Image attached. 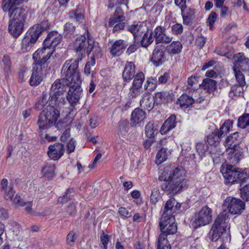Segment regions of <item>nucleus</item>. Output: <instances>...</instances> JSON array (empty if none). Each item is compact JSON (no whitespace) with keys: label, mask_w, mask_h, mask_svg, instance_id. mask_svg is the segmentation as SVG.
I'll use <instances>...</instances> for the list:
<instances>
[{"label":"nucleus","mask_w":249,"mask_h":249,"mask_svg":"<svg viewBox=\"0 0 249 249\" xmlns=\"http://www.w3.org/2000/svg\"><path fill=\"white\" fill-rule=\"evenodd\" d=\"M186 173L181 166L175 168L166 167L159 180L163 181L161 185V189L169 194H177L187 187L186 180L184 178Z\"/></svg>","instance_id":"f257e3e1"},{"label":"nucleus","mask_w":249,"mask_h":249,"mask_svg":"<svg viewBox=\"0 0 249 249\" xmlns=\"http://www.w3.org/2000/svg\"><path fill=\"white\" fill-rule=\"evenodd\" d=\"M65 89V86L63 84L58 81L54 82L51 87L49 105L41 112L49 118L50 122H52L54 124L60 116L58 108L66 103L63 95Z\"/></svg>","instance_id":"f03ea898"},{"label":"nucleus","mask_w":249,"mask_h":249,"mask_svg":"<svg viewBox=\"0 0 249 249\" xmlns=\"http://www.w3.org/2000/svg\"><path fill=\"white\" fill-rule=\"evenodd\" d=\"M87 37L81 36L77 37L72 43L73 49L76 53L77 58L81 60L86 53L89 55L93 52L94 56L101 57L103 53L98 42H96L87 31Z\"/></svg>","instance_id":"7ed1b4c3"},{"label":"nucleus","mask_w":249,"mask_h":249,"mask_svg":"<svg viewBox=\"0 0 249 249\" xmlns=\"http://www.w3.org/2000/svg\"><path fill=\"white\" fill-rule=\"evenodd\" d=\"M28 0H2L1 8L4 12L8 13L10 20L25 22L27 11L23 7H17Z\"/></svg>","instance_id":"20e7f679"},{"label":"nucleus","mask_w":249,"mask_h":249,"mask_svg":"<svg viewBox=\"0 0 249 249\" xmlns=\"http://www.w3.org/2000/svg\"><path fill=\"white\" fill-rule=\"evenodd\" d=\"M229 214L226 211H223L218 215L209 232L211 240L216 241L222 235H226V237L229 236Z\"/></svg>","instance_id":"39448f33"},{"label":"nucleus","mask_w":249,"mask_h":249,"mask_svg":"<svg viewBox=\"0 0 249 249\" xmlns=\"http://www.w3.org/2000/svg\"><path fill=\"white\" fill-rule=\"evenodd\" d=\"M62 36L57 32L52 31L47 36L43 41V47L38 49L35 53H37V56L45 57L48 60L55 50V47L61 42Z\"/></svg>","instance_id":"423d86ee"},{"label":"nucleus","mask_w":249,"mask_h":249,"mask_svg":"<svg viewBox=\"0 0 249 249\" xmlns=\"http://www.w3.org/2000/svg\"><path fill=\"white\" fill-rule=\"evenodd\" d=\"M239 137V133L236 132L228 136L224 142V144L228 154L227 158L232 164L237 163L242 156V152L238 144Z\"/></svg>","instance_id":"0eeeda50"},{"label":"nucleus","mask_w":249,"mask_h":249,"mask_svg":"<svg viewBox=\"0 0 249 249\" xmlns=\"http://www.w3.org/2000/svg\"><path fill=\"white\" fill-rule=\"evenodd\" d=\"M79 58L67 60L62 66L61 74L64 77L62 79L70 83H82L80 74L78 69Z\"/></svg>","instance_id":"6e6552de"},{"label":"nucleus","mask_w":249,"mask_h":249,"mask_svg":"<svg viewBox=\"0 0 249 249\" xmlns=\"http://www.w3.org/2000/svg\"><path fill=\"white\" fill-rule=\"evenodd\" d=\"M221 172L226 184L241 183L248 177V174L244 170L231 165H227Z\"/></svg>","instance_id":"1a4fd4ad"},{"label":"nucleus","mask_w":249,"mask_h":249,"mask_svg":"<svg viewBox=\"0 0 249 249\" xmlns=\"http://www.w3.org/2000/svg\"><path fill=\"white\" fill-rule=\"evenodd\" d=\"M58 81L59 83L63 84L65 86V90L63 93L69 88V89L67 95V100L70 106L74 108L75 106L79 103L80 98L82 96V89L81 87V83L78 82H67V81L64 79H57L55 82Z\"/></svg>","instance_id":"9d476101"},{"label":"nucleus","mask_w":249,"mask_h":249,"mask_svg":"<svg viewBox=\"0 0 249 249\" xmlns=\"http://www.w3.org/2000/svg\"><path fill=\"white\" fill-rule=\"evenodd\" d=\"M33 58L34 59V66L29 83L32 86H36L40 84L43 80L42 66L47 60L45 57L43 58L37 56V53L33 54Z\"/></svg>","instance_id":"9b49d317"},{"label":"nucleus","mask_w":249,"mask_h":249,"mask_svg":"<svg viewBox=\"0 0 249 249\" xmlns=\"http://www.w3.org/2000/svg\"><path fill=\"white\" fill-rule=\"evenodd\" d=\"M41 35L40 27L33 26L27 32L21 44V51L25 53L30 50Z\"/></svg>","instance_id":"f8f14e48"},{"label":"nucleus","mask_w":249,"mask_h":249,"mask_svg":"<svg viewBox=\"0 0 249 249\" xmlns=\"http://www.w3.org/2000/svg\"><path fill=\"white\" fill-rule=\"evenodd\" d=\"M212 210L207 206L202 207L196 213L193 220L195 228L209 224L212 220Z\"/></svg>","instance_id":"ddd939ff"},{"label":"nucleus","mask_w":249,"mask_h":249,"mask_svg":"<svg viewBox=\"0 0 249 249\" xmlns=\"http://www.w3.org/2000/svg\"><path fill=\"white\" fill-rule=\"evenodd\" d=\"M224 204L228 209L229 213L232 214H240L245 209V203L241 200L233 197H228Z\"/></svg>","instance_id":"4468645a"},{"label":"nucleus","mask_w":249,"mask_h":249,"mask_svg":"<svg viewBox=\"0 0 249 249\" xmlns=\"http://www.w3.org/2000/svg\"><path fill=\"white\" fill-rule=\"evenodd\" d=\"M156 44H168L171 42L173 37L166 34V29L161 26H158L153 32Z\"/></svg>","instance_id":"2eb2a0df"},{"label":"nucleus","mask_w":249,"mask_h":249,"mask_svg":"<svg viewBox=\"0 0 249 249\" xmlns=\"http://www.w3.org/2000/svg\"><path fill=\"white\" fill-rule=\"evenodd\" d=\"M109 46L110 53L113 56H120L128 46V43L124 40L118 39L110 42Z\"/></svg>","instance_id":"dca6fc26"},{"label":"nucleus","mask_w":249,"mask_h":249,"mask_svg":"<svg viewBox=\"0 0 249 249\" xmlns=\"http://www.w3.org/2000/svg\"><path fill=\"white\" fill-rule=\"evenodd\" d=\"M64 151L63 144L60 143H55L49 147L47 154L50 159L57 160L63 156Z\"/></svg>","instance_id":"f3484780"},{"label":"nucleus","mask_w":249,"mask_h":249,"mask_svg":"<svg viewBox=\"0 0 249 249\" xmlns=\"http://www.w3.org/2000/svg\"><path fill=\"white\" fill-rule=\"evenodd\" d=\"M165 53L161 46H157L153 52L150 60L154 66L157 67L162 64L165 61Z\"/></svg>","instance_id":"a211bd4d"},{"label":"nucleus","mask_w":249,"mask_h":249,"mask_svg":"<svg viewBox=\"0 0 249 249\" xmlns=\"http://www.w3.org/2000/svg\"><path fill=\"white\" fill-rule=\"evenodd\" d=\"M146 118V113L144 110L138 107L131 113L130 124L133 126L140 125Z\"/></svg>","instance_id":"6ab92c4d"},{"label":"nucleus","mask_w":249,"mask_h":249,"mask_svg":"<svg viewBox=\"0 0 249 249\" xmlns=\"http://www.w3.org/2000/svg\"><path fill=\"white\" fill-rule=\"evenodd\" d=\"M1 191L3 193L4 198L6 200H12L14 196L15 191L13 189V184L11 183H9L6 178H3L1 182Z\"/></svg>","instance_id":"aec40b11"},{"label":"nucleus","mask_w":249,"mask_h":249,"mask_svg":"<svg viewBox=\"0 0 249 249\" xmlns=\"http://www.w3.org/2000/svg\"><path fill=\"white\" fill-rule=\"evenodd\" d=\"M146 29V24L141 21L134 23L127 27V31L133 34L134 39L141 36Z\"/></svg>","instance_id":"412c9836"},{"label":"nucleus","mask_w":249,"mask_h":249,"mask_svg":"<svg viewBox=\"0 0 249 249\" xmlns=\"http://www.w3.org/2000/svg\"><path fill=\"white\" fill-rule=\"evenodd\" d=\"M180 207L181 204L174 198H171L165 204L163 213L173 215V214L178 210Z\"/></svg>","instance_id":"4be33fe9"},{"label":"nucleus","mask_w":249,"mask_h":249,"mask_svg":"<svg viewBox=\"0 0 249 249\" xmlns=\"http://www.w3.org/2000/svg\"><path fill=\"white\" fill-rule=\"evenodd\" d=\"M176 119V117L175 115H171L164 122L160 130V133L162 135L167 134L171 130L175 127L177 124Z\"/></svg>","instance_id":"5701e85b"},{"label":"nucleus","mask_w":249,"mask_h":249,"mask_svg":"<svg viewBox=\"0 0 249 249\" xmlns=\"http://www.w3.org/2000/svg\"><path fill=\"white\" fill-rule=\"evenodd\" d=\"M135 66L132 62H126L123 73V77L125 81H130L135 76Z\"/></svg>","instance_id":"b1692460"},{"label":"nucleus","mask_w":249,"mask_h":249,"mask_svg":"<svg viewBox=\"0 0 249 249\" xmlns=\"http://www.w3.org/2000/svg\"><path fill=\"white\" fill-rule=\"evenodd\" d=\"M24 22L10 20L8 26L9 32L14 36H18L23 31Z\"/></svg>","instance_id":"393cba45"},{"label":"nucleus","mask_w":249,"mask_h":249,"mask_svg":"<svg viewBox=\"0 0 249 249\" xmlns=\"http://www.w3.org/2000/svg\"><path fill=\"white\" fill-rule=\"evenodd\" d=\"M217 82L209 78L203 80L200 87L208 93L213 92L216 89Z\"/></svg>","instance_id":"a878e982"},{"label":"nucleus","mask_w":249,"mask_h":249,"mask_svg":"<svg viewBox=\"0 0 249 249\" xmlns=\"http://www.w3.org/2000/svg\"><path fill=\"white\" fill-rule=\"evenodd\" d=\"M155 102L154 96L152 97L150 94L146 93L144 95L140 103L141 107L150 111L154 107Z\"/></svg>","instance_id":"bb28decb"},{"label":"nucleus","mask_w":249,"mask_h":249,"mask_svg":"<svg viewBox=\"0 0 249 249\" xmlns=\"http://www.w3.org/2000/svg\"><path fill=\"white\" fill-rule=\"evenodd\" d=\"M223 137V136L219 132L218 129H215L208 135L207 140L209 144L216 146L220 143Z\"/></svg>","instance_id":"cd10ccee"},{"label":"nucleus","mask_w":249,"mask_h":249,"mask_svg":"<svg viewBox=\"0 0 249 249\" xmlns=\"http://www.w3.org/2000/svg\"><path fill=\"white\" fill-rule=\"evenodd\" d=\"M157 104H167L172 100V96L168 92H159L154 96Z\"/></svg>","instance_id":"c85d7f7f"},{"label":"nucleus","mask_w":249,"mask_h":249,"mask_svg":"<svg viewBox=\"0 0 249 249\" xmlns=\"http://www.w3.org/2000/svg\"><path fill=\"white\" fill-rule=\"evenodd\" d=\"M194 103V99L187 94H182L178 99L176 104L180 107L187 108Z\"/></svg>","instance_id":"c756f323"},{"label":"nucleus","mask_w":249,"mask_h":249,"mask_svg":"<svg viewBox=\"0 0 249 249\" xmlns=\"http://www.w3.org/2000/svg\"><path fill=\"white\" fill-rule=\"evenodd\" d=\"M37 124L39 129L45 130L49 128L55 124L52 122H50L49 118L44 115V114L41 113L38 117Z\"/></svg>","instance_id":"7c9ffc66"},{"label":"nucleus","mask_w":249,"mask_h":249,"mask_svg":"<svg viewBox=\"0 0 249 249\" xmlns=\"http://www.w3.org/2000/svg\"><path fill=\"white\" fill-rule=\"evenodd\" d=\"M158 130V124L157 122L150 121L145 127V134L149 138L154 137L157 133Z\"/></svg>","instance_id":"2f4dec72"},{"label":"nucleus","mask_w":249,"mask_h":249,"mask_svg":"<svg viewBox=\"0 0 249 249\" xmlns=\"http://www.w3.org/2000/svg\"><path fill=\"white\" fill-rule=\"evenodd\" d=\"M182 49V45L178 41H173L171 44L167 45L166 50L167 53L171 55H175L179 53Z\"/></svg>","instance_id":"473e14b6"},{"label":"nucleus","mask_w":249,"mask_h":249,"mask_svg":"<svg viewBox=\"0 0 249 249\" xmlns=\"http://www.w3.org/2000/svg\"><path fill=\"white\" fill-rule=\"evenodd\" d=\"M55 166L53 164L46 163L42 168L41 173L44 177L50 179L55 175Z\"/></svg>","instance_id":"72a5a7b5"},{"label":"nucleus","mask_w":249,"mask_h":249,"mask_svg":"<svg viewBox=\"0 0 249 249\" xmlns=\"http://www.w3.org/2000/svg\"><path fill=\"white\" fill-rule=\"evenodd\" d=\"M181 12L183 23L186 25L189 24L194 18L195 14L194 10L190 8H186L182 9Z\"/></svg>","instance_id":"f704fd0d"},{"label":"nucleus","mask_w":249,"mask_h":249,"mask_svg":"<svg viewBox=\"0 0 249 249\" xmlns=\"http://www.w3.org/2000/svg\"><path fill=\"white\" fill-rule=\"evenodd\" d=\"M154 39L153 32L147 29L141 41V45L142 47L146 48L154 41Z\"/></svg>","instance_id":"c9c22d12"},{"label":"nucleus","mask_w":249,"mask_h":249,"mask_svg":"<svg viewBox=\"0 0 249 249\" xmlns=\"http://www.w3.org/2000/svg\"><path fill=\"white\" fill-rule=\"evenodd\" d=\"M68 18L71 21H76L78 23L82 22L84 19V15L79 11L76 9L72 10L68 14Z\"/></svg>","instance_id":"e433bc0d"},{"label":"nucleus","mask_w":249,"mask_h":249,"mask_svg":"<svg viewBox=\"0 0 249 249\" xmlns=\"http://www.w3.org/2000/svg\"><path fill=\"white\" fill-rule=\"evenodd\" d=\"M231 58L233 59L234 67L238 69L240 68L241 65L245 62L247 58L243 53H236L233 56H231Z\"/></svg>","instance_id":"4c0bfd02"},{"label":"nucleus","mask_w":249,"mask_h":249,"mask_svg":"<svg viewBox=\"0 0 249 249\" xmlns=\"http://www.w3.org/2000/svg\"><path fill=\"white\" fill-rule=\"evenodd\" d=\"M158 249H171L170 244L166 239V235L161 233L158 238Z\"/></svg>","instance_id":"58836bf2"},{"label":"nucleus","mask_w":249,"mask_h":249,"mask_svg":"<svg viewBox=\"0 0 249 249\" xmlns=\"http://www.w3.org/2000/svg\"><path fill=\"white\" fill-rule=\"evenodd\" d=\"M48 102L49 103V98L48 99L47 95L43 93L37 100L35 107L36 109L40 110L44 108Z\"/></svg>","instance_id":"ea45409f"},{"label":"nucleus","mask_w":249,"mask_h":249,"mask_svg":"<svg viewBox=\"0 0 249 249\" xmlns=\"http://www.w3.org/2000/svg\"><path fill=\"white\" fill-rule=\"evenodd\" d=\"M161 233L166 235V239L168 234H173L177 231V226L175 222L170 223L168 226L160 228Z\"/></svg>","instance_id":"a19ab883"},{"label":"nucleus","mask_w":249,"mask_h":249,"mask_svg":"<svg viewBox=\"0 0 249 249\" xmlns=\"http://www.w3.org/2000/svg\"><path fill=\"white\" fill-rule=\"evenodd\" d=\"M175 221L174 215L163 213L160 222V228L168 226L170 223Z\"/></svg>","instance_id":"79ce46f5"},{"label":"nucleus","mask_w":249,"mask_h":249,"mask_svg":"<svg viewBox=\"0 0 249 249\" xmlns=\"http://www.w3.org/2000/svg\"><path fill=\"white\" fill-rule=\"evenodd\" d=\"M243 86L240 85H234L231 87L229 95L232 99H234L238 96H241L243 92Z\"/></svg>","instance_id":"37998d69"},{"label":"nucleus","mask_w":249,"mask_h":249,"mask_svg":"<svg viewBox=\"0 0 249 249\" xmlns=\"http://www.w3.org/2000/svg\"><path fill=\"white\" fill-rule=\"evenodd\" d=\"M237 126L242 129L249 127V114L244 113L238 118Z\"/></svg>","instance_id":"c03bdc74"},{"label":"nucleus","mask_w":249,"mask_h":249,"mask_svg":"<svg viewBox=\"0 0 249 249\" xmlns=\"http://www.w3.org/2000/svg\"><path fill=\"white\" fill-rule=\"evenodd\" d=\"M233 125V122L230 120H226L223 124L218 129L219 132L224 137L230 131Z\"/></svg>","instance_id":"a18cd8bd"},{"label":"nucleus","mask_w":249,"mask_h":249,"mask_svg":"<svg viewBox=\"0 0 249 249\" xmlns=\"http://www.w3.org/2000/svg\"><path fill=\"white\" fill-rule=\"evenodd\" d=\"M233 71L234 76L239 85L241 86H244L246 85V82L245 76L242 72L238 68H235V67H233Z\"/></svg>","instance_id":"49530a36"},{"label":"nucleus","mask_w":249,"mask_h":249,"mask_svg":"<svg viewBox=\"0 0 249 249\" xmlns=\"http://www.w3.org/2000/svg\"><path fill=\"white\" fill-rule=\"evenodd\" d=\"M134 78L132 85L134 86L139 87L142 88L143 82L144 81V75L142 72L137 73Z\"/></svg>","instance_id":"de8ad7c7"},{"label":"nucleus","mask_w":249,"mask_h":249,"mask_svg":"<svg viewBox=\"0 0 249 249\" xmlns=\"http://www.w3.org/2000/svg\"><path fill=\"white\" fill-rule=\"evenodd\" d=\"M208 145L206 142H198L196 145L197 152L200 156H203L208 149Z\"/></svg>","instance_id":"09e8293b"},{"label":"nucleus","mask_w":249,"mask_h":249,"mask_svg":"<svg viewBox=\"0 0 249 249\" xmlns=\"http://www.w3.org/2000/svg\"><path fill=\"white\" fill-rule=\"evenodd\" d=\"M157 81L156 78L151 77L146 81V83L144 85V89L148 92L152 91L155 89L157 87Z\"/></svg>","instance_id":"8fccbe9b"},{"label":"nucleus","mask_w":249,"mask_h":249,"mask_svg":"<svg viewBox=\"0 0 249 249\" xmlns=\"http://www.w3.org/2000/svg\"><path fill=\"white\" fill-rule=\"evenodd\" d=\"M167 159V154L166 153V149L162 148L158 152L156 156V163L157 164H160L164 162Z\"/></svg>","instance_id":"3c124183"},{"label":"nucleus","mask_w":249,"mask_h":249,"mask_svg":"<svg viewBox=\"0 0 249 249\" xmlns=\"http://www.w3.org/2000/svg\"><path fill=\"white\" fill-rule=\"evenodd\" d=\"M11 65V62L10 57L8 55H4L1 62V66L3 67L5 75L6 74H8V72L10 71Z\"/></svg>","instance_id":"603ef678"},{"label":"nucleus","mask_w":249,"mask_h":249,"mask_svg":"<svg viewBox=\"0 0 249 249\" xmlns=\"http://www.w3.org/2000/svg\"><path fill=\"white\" fill-rule=\"evenodd\" d=\"M141 89V88L135 87L132 85L129 88L128 94V97L131 99L137 97L140 94Z\"/></svg>","instance_id":"864d4df0"},{"label":"nucleus","mask_w":249,"mask_h":249,"mask_svg":"<svg viewBox=\"0 0 249 249\" xmlns=\"http://www.w3.org/2000/svg\"><path fill=\"white\" fill-rule=\"evenodd\" d=\"M64 32L66 36L69 37L73 35L75 31V27L72 23L67 22L64 25Z\"/></svg>","instance_id":"5fc2aeb1"},{"label":"nucleus","mask_w":249,"mask_h":249,"mask_svg":"<svg viewBox=\"0 0 249 249\" xmlns=\"http://www.w3.org/2000/svg\"><path fill=\"white\" fill-rule=\"evenodd\" d=\"M73 192L72 188H69L67 190L65 194L63 196L59 197L58 199V202L59 203H63L67 202L70 200L72 196L71 195V193Z\"/></svg>","instance_id":"6e6d98bb"},{"label":"nucleus","mask_w":249,"mask_h":249,"mask_svg":"<svg viewBox=\"0 0 249 249\" xmlns=\"http://www.w3.org/2000/svg\"><path fill=\"white\" fill-rule=\"evenodd\" d=\"M125 19V17L124 15L115 17V15H113V17L109 19L108 25L109 26H113L116 23H124L123 21Z\"/></svg>","instance_id":"4d7b16f0"},{"label":"nucleus","mask_w":249,"mask_h":249,"mask_svg":"<svg viewBox=\"0 0 249 249\" xmlns=\"http://www.w3.org/2000/svg\"><path fill=\"white\" fill-rule=\"evenodd\" d=\"M240 194L243 200L249 201V184L244 185L240 189Z\"/></svg>","instance_id":"13d9d810"},{"label":"nucleus","mask_w":249,"mask_h":249,"mask_svg":"<svg viewBox=\"0 0 249 249\" xmlns=\"http://www.w3.org/2000/svg\"><path fill=\"white\" fill-rule=\"evenodd\" d=\"M160 192L157 188H154L152 190L150 196V202L153 204H156L159 201Z\"/></svg>","instance_id":"bf43d9fd"},{"label":"nucleus","mask_w":249,"mask_h":249,"mask_svg":"<svg viewBox=\"0 0 249 249\" xmlns=\"http://www.w3.org/2000/svg\"><path fill=\"white\" fill-rule=\"evenodd\" d=\"M183 26L180 23H176L171 27V32L173 35H180L183 32Z\"/></svg>","instance_id":"052dcab7"},{"label":"nucleus","mask_w":249,"mask_h":249,"mask_svg":"<svg viewBox=\"0 0 249 249\" xmlns=\"http://www.w3.org/2000/svg\"><path fill=\"white\" fill-rule=\"evenodd\" d=\"M13 203L17 207H23L25 205V202L21 198L19 194H18L16 196L12 198Z\"/></svg>","instance_id":"680f3d73"},{"label":"nucleus","mask_w":249,"mask_h":249,"mask_svg":"<svg viewBox=\"0 0 249 249\" xmlns=\"http://www.w3.org/2000/svg\"><path fill=\"white\" fill-rule=\"evenodd\" d=\"M100 240L102 246L101 248L103 249H107V245L109 242V236L107 234L103 232L100 236Z\"/></svg>","instance_id":"e2e57ef3"},{"label":"nucleus","mask_w":249,"mask_h":249,"mask_svg":"<svg viewBox=\"0 0 249 249\" xmlns=\"http://www.w3.org/2000/svg\"><path fill=\"white\" fill-rule=\"evenodd\" d=\"M217 14L214 12H212L209 16L207 20V23L210 26V29H212L213 24L217 19Z\"/></svg>","instance_id":"0e129e2a"},{"label":"nucleus","mask_w":249,"mask_h":249,"mask_svg":"<svg viewBox=\"0 0 249 249\" xmlns=\"http://www.w3.org/2000/svg\"><path fill=\"white\" fill-rule=\"evenodd\" d=\"M76 239L75 232L72 231H71L67 235V242L70 245H72Z\"/></svg>","instance_id":"69168bd1"},{"label":"nucleus","mask_w":249,"mask_h":249,"mask_svg":"<svg viewBox=\"0 0 249 249\" xmlns=\"http://www.w3.org/2000/svg\"><path fill=\"white\" fill-rule=\"evenodd\" d=\"M118 213L120 215L124 218H128L131 216V213L124 207H121L118 210Z\"/></svg>","instance_id":"338daca9"},{"label":"nucleus","mask_w":249,"mask_h":249,"mask_svg":"<svg viewBox=\"0 0 249 249\" xmlns=\"http://www.w3.org/2000/svg\"><path fill=\"white\" fill-rule=\"evenodd\" d=\"M67 153L70 154L74 152L75 148V142L71 139L67 143Z\"/></svg>","instance_id":"774afa93"}]
</instances>
